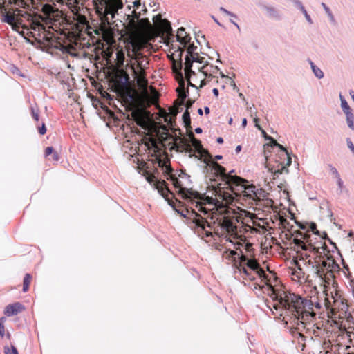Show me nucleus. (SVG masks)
<instances>
[{
  "label": "nucleus",
  "instance_id": "ddd939ff",
  "mask_svg": "<svg viewBox=\"0 0 354 354\" xmlns=\"http://www.w3.org/2000/svg\"><path fill=\"white\" fill-rule=\"evenodd\" d=\"M176 41L179 42L183 46H177L176 51L179 52V58L181 59L182 54L184 51V48L189 44L191 37L185 32V29L183 27L178 28L176 35L175 36Z\"/></svg>",
  "mask_w": 354,
  "mask_h": 354
},
{
  "label": "nucleus",
  "instance_id": "a19ab883",
  "mask_svg": "<svg viewBox=\"0 0 354 354\" xmlns=\"http://www.w3.org/2000/svg\"><path fill=\"white\" fill-rule=\"evenodd\" d=\"M39 133L41 135H44L46 133V128L44 123H42L41 127H38Z\"/></svg>",
  "mask_w": 354,
  "mask_h": 354
},
{
  "label": "nucleus",
  "instance_id": "b1692460",
  "mask_svg": "<svg viewBox=\"0 0 354 354\" xmlns=\"http://www.w3.org/2000/svg\"><path fill=\"white\" fill-rule=\"evenodd\" d=\"M197 48V46H194V44H189L187 48V55L185 57H188L189 59L192 57H194V55H199L196 52Z\"/></svg>",
  "mask_w": 354,
  "mask_h": 354
},
{
  "label": "nucleus",
  "instance_id": "e433bc0d",
  "mask_svg": "<svg viewBox=\"0 0 354 354\" xmlns=\"http://www.w3.org/2000/svg\"><path fill=\"white\" fill-rule=\"evenodd\" d=\"M309 228L310 230V231L315 234H319V232L318 230H317V225L315 223H310V226H309Z\"/></svg>",
  "mask_w": 354,
  "mask_h": 354
},
{
  "label": "nucleus",
  "instance_id": "bf43d9fd",
  "mask_svg": "<svg viewBox=\"0 0 354 354\" xmlns=\"http://www.w3.org/2000/svg\"><path fill=\"white\" fill-rule=\"evenodd\" d=\"M204 111H205V114H209L210 112V109L208 106H205L204 108Z\"/></svg>",
  "mask_w": 354,
  "mask_h": 354
},
{
  "label": "nucleus",
  "instance_id": "4468645a",
  "mask_svg": "<svg viewBox=\"0 0 354 354\" xmlns=\"http://www.w3.org/2000/svg\"><path fill=\"white\" fill-rule=\"evenodd\" d=\"M127 9L129 13L126 14L128 18L131 17L132 19H139L141 16V12L145 11V6H142L140 1H134L132 5H128Z\"/></svg>",
  "mask_w": 354,
  "mask_h": 354
},
{
  "label": "nucleus",
  "instance_id": "72a5a7b5",
  "mask_svg": "<svg viewBox=\"0 0 354 354\" xmlns=\"http://www.w3.org/2000/svg\"><path fill=\"white\" fill-rule=\"evenodd\" d=\"M290 1L300 10H302L304 8L302 3L299 0H290Z\"/></svg>",
  "mask_w": 354,
  "mask_h": 354
},
{
  "label": "nucleus",
  "instance_id": "13d9d810",
  "mask_svg": "<svg viewBox=\"0 0 354 354\" xmlns=\"http://www.w3.org/2000/svg\"><path fill=\"white\" fill-rule=\"evenodd\" d=\"M202 131H203V130L201 127H197L195 129V132L196 133H202Z\"/></svg>",
  "mask_w": 354,
  "mask_h": 354
},
{
  "label": "nucleus",
  "instance_id": "412c9836",
  "mask_svg": "<svg viewBox=\"0 0 354 354\" xmlns=\"http://www.w3.org/2000/svg\"><path fill=\"white\" fill-rule=\"evenodd\" d=\"M339 99L341 102V108L344 113L345 114L352 111L345 97L341 93L339 94Z\"/></svg>",
  "mask_w": 354,
  "mask_h": 354
},
{
  "label": "nucleus",
  "instance_id": "20e7f679",
  "mask_svg": "<svg viewBox=\"0 0 354 354\" xmlns=\"http://www.w3.org/2000/svg\"><path fill=\"white\" fill-rule=\"evenodd\" d=\"M177 149L187 153L189 158L199 160L212 167V170L214 171L216 177H239L237 175L230 174L234 172V170L230 171L229 174H227L225 168L212 159V156L203 147L201 142L194 138L193 133L189 140L179 138Z\"/></svg>",
  "mask_w": 354,
  "mask_h": 354
},
{
  "label": "nucleus",
  "instance_id": "e2e57ef3",
  "mask_svg": "<svg viewBox=\"0 0 354 354\" xmlns=\"http://www.w3.org/2000/svg\"><path fill=\"white\" fill-rule=\"evenodd\" d=\"M261 133L263 135V136L264 137V138L266 139V137H270V136H268L266 132L264 131V130H262L261 131Z\"/></svg>",
  "mask_w": 354,
  "mask_h": 354
},
{
  "label": "nucleus",
  "instance_id": "a18cd8bd",
  "mask_svg": "<svg viewBox=\"0 0 354 354\" xmlns=\"http://www.w3.org/2000/svg\"><path fill=\"white\" fill-rule=\"evenodd\" d=\"M305 18L306 19V21L310 24H312L313 22V20L310 17V16L307 13L305 15Z\"/></svg>",
  "mask_w": 354,
  "mask_h": 354
},
{
  "label": "nucleus",
  "instance_id": "5701e85b",
  "mask_svg": "<svg viewBox=\"0 0 354 354\" xmlns=\"http://www.w3.org/2000/svg\"><path fill=\"white\" fill-rule=\"evenodd\" d=\"M31 281L32 276L28 273L26 274L23 281V292H26L29 290Z\"/></svg>",
  "mask_w": 354,
  "mask_h": 354
},
{
  "label": "nucleus",
  "instance_id": "ea45409f",
  "mask_svg": "<svg viewBox=\"0 0 354 354\" xmlns=\"http://www.w3.org/2000/svg\"><path fill=\"white\" fill-rule=\"evenodd\" d=\"M266 140L270 142V145L272 147H277L278 145V142L272 137H266Z\"/></svg>",
  "mask_w": 354,
  "mask_h": 354
},
{
  "label": "nucleus",
  "instance_id": "6ab92c4d",
  "mask_svg": "<svg viewBox=\"0 0 354 354\" xmlns=\"http://www.w3.org/2000/svg\"><path fill=\"white\" fill-rule=\"evenodd\" d=\"M308 62L310 66V68L314 75L318 79H322L324 76L322 70L319 68L318 66H317L310 59H308Z\"/></svg>",
  "mask_w": 354,
  "mask_h": 354
},
{
  "label": "nucleus",
  "instance_id": "bb28decb",
  "mask_svg": "<svg viewBox=\"0 0 354 354\" xmlns=\"http://www.w3.org/2000/svg\"><path fill=\"white\" fill-rule=\"evenodd\" d=\"M255 194H257V196H252V199L253 201H261L266 196V193L262 189L257 188Z\"/></svg>",
  "mask_w": 354,
  "mask_h": 354
},
{
  "label": "nucleus",
  "instance_id": "4be33fe9",
  "mask_svg": "<svg viewBox=\"0 0 354 354\" xmlns=\"http://www.w3.org/2000/svg\"><path fill=\"white\" fill-rule=\"evenodd\" d=\"M347 126L350 129L354 131V115L352 111L345 113Z\"/></svg>",
  "mask_w": 354,
  "mask_h": 354
},
{
  "label": "nucleus",
  "instance_id": "0e129e2a",
  "mask_svg": "<svg viewBox=\"0 0 354 354\" xmlns=\"http://www.w3.org/2000/svg\"><path fill=\"white\" fill-rule=\"evenodd\" d=\"M230 22H231V23H232L235 26H236V28H237L238 29H239V28H240V27H239V26L238 25V24H237V23H236L235 21H234V19H230Z\"/></svg>",
  "mask_w": 354,
  "mask_h": 354
},
{
  "label": "nucleus",
  "instance_id": "79ce46f5",
  "mask_svg": "<svg viewBox=\"0 0 354 354\" xmlns=\"http://www.w3.org/2000/svg\"><path fill=\"white\" fill-rule=\"evenodd\" d=\"M54 149L53 147H47L45 150V156H48L53 153Z\"/></svg>",
  "mask_w": 354,
  "mask_h": 354
},
{
  "label": "nucleus",
  "instance_id": "1a4fd4ad",
  "mask_svg": "<svg viewBox=\"0 0 354 354\" xmlns=\"http://www.w3.org/2000/svg\"><path fill=\"white\" fill-rule=\"evenodd\" d=\"M195 57H192L189 59L185 57V67L184 73L185 76L189 77L190 75H195V71H198L202 73V68L205 66V58L200 55H194Z\"/></svg>",
  "mask_w": 354,
  "mask_h": 354
},
{
  "label": "nucleus",
  "instance_id": "c9c22d12",
  "mask_svg": "<svg viewBox=\"0 0 354 354\" xmlns=\"http://www.w3.org/2000/svg\"><path fill=\"white\" fill-rule=\"evenodd\" d=\"M192 75H190V76H189V77H186V76H185V78H186V80H187V82H188V86H191V87H193V88H196V89H198V87H197L195 84H194L192 82V81H191V80H192V79L194 81H195V80L192 77Z\"/></svg>",
  "mask_w": 354,
  "mask_h": 354
},
{
  "label": "nucleus",
  "instance_id": "7ed1b4c3",
  "mask_svg": "<svg viewBox=\"0 0 354 354\" xmlns=\"http://www.w3.org/2000/svg\"><path fill=\"white\" fill-rule=\"evenodd\" d=\"M304 232L295 231L293 242L297 246V254L299 260L304 263L311 266L317 276L323 283L324 290L330 289V286L335 284V272H339V266L331 255L325 254L326 248L315 246L310 239L309 229L306 226L299 224Z\"/></svg>",
  "mask_w": 354,
  "mask_h": 354
},
{
  "label": "nucleus",
  "instance_id": "2f4dec72",
  "mask_svg": "<svg viewBox=\"0 0 354 354\" xmlns=\"http://www.w3.org/2000/svg\"><path fill=\"white\" fill-rule=\"evenodd\" d=\"M6 321V318L2 317L0 318V336L1 337H3L5 335V327L4 322Z\"/></svg>",
  "mask_w": 354,
  "mask_h": 354
},
{
  "label": "nucleus",
  "instance_id": "4d7b16f0",
  "mask_svg": "<svg viewBox=\"0 0 354 354\" xmlns=\"http://www.w3.org/2000/svg\"><path fill=\"white\" fill-rule=\"evenodd\" d=\"M216 142L218 143V144H222L223 142V138L221 137H218L216 139Z\"/></svg>",
  "mask_w": 354,
  "mask_h": 354
},
{
  "label": "nucleus",
  "instance_id": "f257e3e1",
  "mask_svg": "<svg viewBox=\"0 0 354 354\" xmlns=\"http://www.w3.org/2000/svg\"><path fill=\"white\" fill-rule=\"evenodd\" d=\"M167 179L171 180L178 196L194 205L193 221L205 231L206 236H212V232L205 230L206 224L217 234L227 233L234 239L240 236L237 234V224L241 216L235 210L224 206L223 203L225 205L232 203L234 195L252 199V196H257L256 186L246 185L245 178H220L221 183L216 178H210L214 183L212 186L215 198H213L184 186L179 178Z\"/></svg>",
  "mask_w": 354,
  "mask_h": 354
},
{
  "label": "nucleus",
  "instance_id": "338daca9",
  "mask_svg": "<svg viewBox=\"0 0 354 354\" xmlns=\"http://www.w3.org/2000/svg\"><path fill=\"white\" fill-rule=\"evenodd\" d=\"M232 86L234 89L238 90L237 86L234 81H232Z\"/></svg>",
  "mask_w": 354,
  "mask_h": 354
},
{
  "label": "nucleus",
  "instance_id": "39448f33",
  "mask_svg": "<svg viewBox=\"0 0 354 354\" xmlns=\"http://www.w3.org/2000/svg\"><path fill=\"white\" fill-rule=\"evenodd\" d=\"M324 305L328 311V317L333 319H346L348 313V305L344 298H342L336 289H325Z\"/></svg>",
  "mask_w": 354,
  "mask_h": 354
},
{
  "label": "nucleus",
  "instance_id": "393cba45",
  "mask_svg": "<svg viewBox=\"0 0 354 354\" xmlns=\"http://www.w3.org/2000/svg\"><path fill=\"white\" fill-rule=\"evenodd\" d=\"M321 5H322V8H324L325 12L328 15L330 22L333 23V24H335V17L333 15L331 10H330L329 7L325 3H322Z\"/></svg>",
  "mask_w": 354,
  "mask_h": 354
},
{
  "label": "nucleus",
  "instance_id": "6e6d98bb",
  "mask_svg": "<svg viewBox=\"0 0 354 354\" xmlns=\"http://www.w3.org/2000/svg\"><path fill=\"white\" fill-rule=\"evenodd\" d=\"M182 68H183V65H182V62H180V65H179L178 73H180L181 77H183V74H182V71H181Z\"/></svg>",
  "mask_w": 354,
  "mask_h": 354
},
{
  "label": "nucleus",
  "instance_id": "c85d7f7f",
  "mask_svg": "<svg viewBox=\"0 0 354 354\" xmlns=\"http://www.w3.org/2000/svg\"><path fill=\"white\" fill-rule=\"evenodd\" d=\"M43 12L46 15H51L54 12V8L48 4H45L42 8Z\"/></svg>",
  "mask_w": 354,
  "mask_h": 354
},
{
  "label": "nucleus",
  "instance_id": "c03bdc74",
  "mask_svg": "<svg viewBox=\"0 0 354 354\" xmlns=\"http://www.w3.org/2000/svg\"><path fill=\"white\" fill-rule=\"evenodd\" d=\"M136 159L137 160L138 167H144L145 166V162L142 160H140L137 157H136Z\"/></svg>",
  "mask_w": 354,
  "mask_h": 354
},
{
  "label": "nucleus",
  "instance_id": "774afa93",
  "mask_svg": "<svg viewBox=\"0 0 354 354\" xmlns=\"http://www.w3.org/2000/svg\"><path fill=\"white\" fill-rule=\"evenodd\" d=\"M239 96L241 99H243V101H245V100H245V97H244V95H243V93H239Z\"/></svg>",
  "mask_w": 354,
  "mask_h": 354
},
{
  "label": "nucleus",
  "instance_id": "2eb2a0df",
  "mask_svg": "<svg viewBox=\"0 0 354 354\" xmlns=\"http://www.w3.org/2000/svg\"><path fill=\"white\" fill-rule=\"evenodd\" d=\"M153 22L157 29L166 34H169L172 31L170 22L165 19H162L160 15L154 16Z\"/></svg>",
  "mask_w": 354,
  "mask_h": 354
},
{
  "label": "nucleus",
  "instance_id": "f03ea898",
  "mask_svg": "<svg viewBox=\"0 0 354 354\" xmlns=\"http://www.w3.org/2000/svg\"><path fill=\"white\" fill-rule=\"evenodd\" d=\"M234 265L240 272L245 275V279L254 280V274L260 278L263 283L261 288L270 297V300H266L267 306L274 315L283 316L286 324L292 323L298 330L301 326L307 332L312 330L313 335H318L317 330H320L321 327L314 323L316 313L311 300L283 290L282 286L278 285L276 273L270 272L266 274L256 259H249L242 254L239 262H235Z\"/></svg>",
  "mask_w": 354,
  "mask_h": 354
},
{
  "label": "nucleus",
  "instance_id": "0eeeda50",
  "mask_svg": "<svg viewBox=\"0 0 354 354\" xmlns=\"http://www.w3.org/2000/svg\"><path fill=\"white\" fill-rule=\"evenodd\" d=\"M149 183L153 187L160 195L168 202V204L171 206L176 212L180 213L183 216L185 215L180 212L178 208L182 206L181 202L175 198L176 201H173L174 198V194L170 191L168 187L167 183L161 178H146Z\"/></svg>",
  "mask_w": 354,
  "mask_h": 354
},
{
  "label": "nucleus",
  "instance_id": "5fc2aeb1",
  "mask_svg": "<svg viewBox=\"0 0 354 354\" xmlns=\"http://www.w3.org/2000/svg\"><path fill=\"white\" fill-rule=\"evenodd\" d=\"M349 95H350L351 99L353 100V101L354 102V91L353 90H350Z\"/></svg>",
  "mask_w": 354,
  "mask_h": 354
},
{
  "label": "nucleus",
  "instance_id": "473e14b6",
  "mask_svg": "<svg viewBox=\"0 0 354 354\" xmlns=\"http://www.w3.org/2000/svg\"><path fill=\"white\" fill-rule=\"evenodd\" d=\"M219 10H220L221 12H222L223 13H224V14H225V15H227L228 16L236 18V19L237 18V16L235 14H234V13L231 12L230 11L226 10L223 7H221L219 8Z\"/></svg>",
  "mask_w": 354,
  "mask_h": 354
},
{
  "label": "nucleus",
  "instance_id": "f704fd0d",
  "mask_svg": "<svg viewBox=\"0 0 354 354\" xmlns=\"http://www.w3.org/2000/svg\"><path fill=\"white\" fill-rule=\"evenodd\" d=\"M31 115L33 119L38 122L39 121V113L33 107H31Z\"/></svg>",
  "mask_w": 354,
  "mask_h": 354
},
{
  "label": "nucleus",
  "instance_id": "f3484780",
  "mask_svg": "<svg viewBox=\"0 0 354 354\" xmlns=\"http://www.w3.org/2000/svg\"><path fill=\"white\" fill-rule=\"evenodd\" d=\"M289 273L292 276V280L299 283H303L306 281L305 273L300 268V266H297L295 268H290Z\"/></svg>",
  "mask_w": 354,
  "mask_h": 354
},
{
  "label": "nucleus",
  "instance_id": "09e8293b",
  "mask_svg": "<svg viewBox=\"0 0 354 354\" xmlns=\"http://www.w3.org/2000/svg\"><path fill=\"white\" fill-rule=\"evenodd\" d=\"M131 68L133 73V74L137 76L138 75V71H137V69L136 68V67L134 66V64H131Z\"/></svg>",
  "mask_w": 354,
  "mask_h": 354
},
{
  "label": "nucleus",
  "instance_id": "3c124183",
  "mask_svg": "<svg viewBox=\"0 0 354 354\" xmlns=\"http://www.w3.org/2000/svg\"><path fill=\"white\" fill-rule=\"evenodd\" d=\"M212 93H213V94H214V95L215 97H217L218 96V93H219V92H218V90L217 88H213V90H212Z\"/></svg>",
  "mask_w": 354,
  "mask_h": 354
},
{
  "label": "nucleus",
  "instance_id": "680f3d73",
  "mask_svg": "<svg viewBox=\"0 0 354 354\" xmlns=\"http://www.w3.org/2000/svg\"><path fill=\"white\" fill-rule=\"evenodd\" d=\"M273 203V201L272 200H267L266 205L267 206H272Z\"/></svg>",
  "mask_w": 354,
  "mask_h": 354
},
{
  "label": "nucleus",
  "instance_id": "58836bf2",
  "mask_svg": "<svg viewBox=\"0 0 354 354\" xmlns=\"http://www.w3.org/2000/svg\"><path fill=\"white\" fill-rule=\"evenodd\" d=\"M280 223L281 225L284 227V228H286L288 230V226H289V222L284 218H281L280 219Z\"/></svg>",
  "mask_w": 354,
  "mask_h": 354
},
{
  "label": "nucleus",
  "instance_id": "423d86ee",
  "mask_svg": "<svg viewBox=\"0 0 354 354\" xmlns=\"http://www.w3.org/2000/svg\"><path fill=\"white\" fill-rule=\"evenodd\" d=\"M96 12L104 25L110 26L119 9L123 7L122 0H93Z\"/></svg>",
  "mask_w": 354,
  "mask_h": 354
},
{
  "label": "nucleus",
  "instance_id": "9b49d317",
  "mask_svg": "<svg viewBox=\"0 0 354 354\" xmlns=\"http://www.w3.org/2000/svg\"><path fill=\"white\" fill-rule=\"evenodd\" d=\"M127 56L134 60L137 64L138 69L142 73L144 68L148 62L146 57L139 51V49L132 44V48L127 50Z\"/></svg>",
  "mask_w": 354,
  "mask_h": 354
},
{
  "label": "nucleus",
  "instance_id": "c756f323",
  "mask_svg": "<svg viewBox=\"0 0 354 354\" xmlns=\"http://www.w3.org/2000/svg\"><path fill=\"white\" fill-rule=\"evenodd\" d=\"M328 175L332 176L333 177H339V174L335 167H333L332 165H328Z\"/></svg>",
  "mask_w": 354,
  "mask_h": 354
},
{
  "label": "nucleus",
  "instance_id": "8fccbe9b",
  "mask_svg": "<svg viewBox=\"0 0 354 354\" xmlns=\"http://www.w3.org/2000/svg\"><path fill=\"white\" fill-rule=\"evenodd\" d=\"M183 103H182V104H179V105H178V108H177V109H176V113H179V112L182 111V110H183Z\"/></svg>",
  "mask_w": 354,
  "mask_h": 354
},
{
  "label": "nucleus",
  "instance_id": "a878e982",
  "mask_svg": "<svg viewBox=\"0 0 354 354\" xmlns=\"http://www.w3.org/2000/svg\"><path fill=\"white\" fill-rule=\"evenodd\" d=\"M183 120L185 127H186L187 129L191 127L190 114L187 109L184 112V113L183 115Z\"/></svg>",
  "mask_w": 354,
  "mask_h": 354
},
{
  "label": "nucleus",
  "instance_id": "aec40b11",
  "mask_svg": "<svg viewBox=\"0 0 354 354\" xmlns=\"http://www.w3.org/2000/svg\"><path fill=\"white\" fill-rule=\"evenodd\" d=\"M263 8L266 11L269 17L277 19H280V15L279 14L278 10L273 6L265 5L263 6Z\"/></svg>",
  "mask_w": 354,
  "mask_h": 354
},
{
  "label": "nucleus",
  "instance_id": "f8f14e48",
  "mask_svg": "<svg viewBox=\"0 0 354 354\" xmlns=\"http://www.w3.org/2000/svg\"><path fill=\"white\" fill-rule=\"evenodd\" d=\"M219 68L218 66L210 64L206 61L205 66L202 68V75L204 78L200 81L199 88H203L205 86L209 81L215 77V75L217 74Z\"/></svg>",
  "mask_w": 354,
  "mask_h": 354
},
{
  "label": "nucleus",
  "instance_id": "052dcab7",
  "mask_svg": "<svg viewBox=\"0 0 354 354\" xmlns=\"http://www.w3.org/2000/svg\"><path fill=\"white\" fill-rule=\"evenodd\" d=\"M212 18L218 25L221 26V24L218 21V19L214 16L212 15Z\"/></svg>",
  "mask_w": 354,
  "mask_h": 354
},
{
  "label": "nucleus",
  "instance_id": "dca6fc26",
  "mask_svg": "<svg viewBox=\"0 0 354 354\" xmlns=\"http://www.w3.org/2000/svg\"><path fill=\"white\" fill-rule=\"evenodd\" d=\"M24 309L25 308L21 304L16 302L12 304L8 305L5 309L4 313L7 316L16 315Z\"/></svg>",
  "mask_w": 354,
  "mask_h": 354
},
{
  "label": "nucleus",
  "instance_id": "cd10ccee",
  "mask_svg": "<svg viewBox=\"0 0 354 354\" xmlns=\"http://www.w3.org/2000/svg\"><path fill=\"white\" fill-rule=\"evenodd\" d=\"M129 75L127 74L124 76L120 77L119 79V82L122 88H127L129 84Z\"/></svg>",
  "mask_w": 354,
  "mask_h": 354
},
{
  "label": "nucleus",
  "instance_id": "69168bd1",
  "mask_svg": "<svg viewBox=\"0 0 354 354\" xmlns=\"http://www.w3.org/2000/svg\"><path fill=\"white\" fill-rule=\"evenodd\" d=\"M255 127H257L261 131L263 130L262 127L259 124V123L255 124Z\"/></svg>",
  "mask_w": 354,
  "mask_h": 354
},
{
  "label": "nucleus",
  "instance_id": "6e6552de",
  "mask_svg": "<svg viewBox=\"0 0 354 354\" xmlns=\"http://www.w3.org/2000/svg\"><path fill=\"white\" fill-rule=\"evenodd\" d=\"M84 0H57L62 4H65L73 14V20L77 24L86 25L87 9L84 6Z\"/></svg>",
  "mask_w": 354,
  "mask_h": 354
},
{
  "label": "nucleus",
  "instance_id": "9d476101",
  "mask_svg": "<svg viewBox=\"0 0 354 354\" xmlns=\"http://www.w3.org/2000/svg\"><path fill=\"white\" fill-rule=\"evenodd\" d=\"M277 147H278L282 152H284L285 153L283 156H286V164H282V163H276V165H268V170L270 171L272 174L274 175H279V174H287L288 173V169L287 166L290 165L292 163V158L288 153V151L286 150V149L281 145V144L278 143L277 145Z\"/></svg>",
  "mask_w": 354,
  "mask_h": 354
},
{
  "label": "nucleus",
  "instance_id": "37998d69",
  "mask_svg": "<svg viewBox=\"0 0 354 354\" xmlns=\"http://www.w3.org/2000/svg\"><path fill=\"white\" fill-rule=\"evenodd\" d=\"M346 144L350 150L354 148V145L350 138H346Z\"/></svg>",
  "mask_w": 354,
  "mask_h": 354
},
{
  "label": "nucleus",
  "instance_id": "de8ad7c7",
  "mask_svg": "<svg viewBox=\"0 0 354 354\" xmlns=\"http://www.w3.org/2000/svg\"><path fill=\"white\" fill-rule=\"evenodd\" d=\"M237 254V252L234 250H230L229 254H228V257H230V258H234L235 255Z\"/></svg>",
  "mask_w": 354,
  "mask_h": 354
},
{
  "label": "nucleus",
  "instance_id": "7c9ffc66",
  "mask_svg": "<svg viewBox=\"0 0 354 354\" xmlns=\"http://www.w3.org/2000/svg\"><path fill=\"white\" fill-rule=\"evenodd\" d=\"M4 353L5 354H18V351H17V348L13 346H11L10 347L5 346L4 347Z\"/></svg>",
  "mask_w": 354,
  "mask_h": 354
},
{
  "label": "nucleus",
  "instance_id": "4c0bfd02",
  "mask_svg": "<svg viewBox=\"0 0 354 354\" xmlns=\"http://www.w3.org/2000/svg\"><path fill=\"white\" fill-rule=\"evenodd\" d=\"M140 22L148 28L151 27V24L150 21L147 18H143V19H140Z\"/></svg>",
  "mask_w": 354,
  "mask_h": 354
},
{
  "label": "nucleus",
  "instance_id": "49530a36",
  "mask_svg": "<svg viewBox=\"0 0 354 354\" xmlns=\"http://www.w3.org/2000/svg\"><path fill=\"white\" fill-rule=\"evenodd\" d=\"M52 159L54 161H58L59 160V155L57 154V152H54L53 153V157H52Z\"/></svg>",
  "mask_w": 354,
  "mask_h": 354
},
{
  "label": "nucleus",
  "instance_id": "864d4df0",
  "mask_svg": "<svg viewBox=\"0 0 354 354\" xmlns=\"http://www.w3.org/2000/svg\"><path fill=\"white\" fill-rule=\"evenodd\" d=\"M247 125V119L246 118H243L242 120V122H241V126L244 128Z\"/></svg>",
  "mask_w": 354,
  "mask_h": 354
},
{
  "label": "nucleus",
  "instance_id": "603ef678",
  "mask_svg": "<svg viewBox=\"0 0 354 354\" xmlns=\"http://www.w3.org/2000/svg\"><path fill=\"white\" fill-rule=\"evenodd\" d=\"M241 148H242L241 145H237L235 149V153H239L241 151Z\"/></svg>",
  "mask_w": 354,
  "mask_h": 354
},
{
  "label": "nucleus",
  "instance_id": "a211bd4d",
  "mask_svg": "<svg viewBox=\"0 0 354 354\" xmlns=\"http://www.w3.org/2000/svg\"><path fill=\"white\" fill-rule=\"evenodd\" d=\"M132 120L139 126L142 127L145 124L143 113L138 110L133 111L131 113Z\"/></svg>",
  "mask_w": 354,
  "mask_h": 354
}]
</instances>
